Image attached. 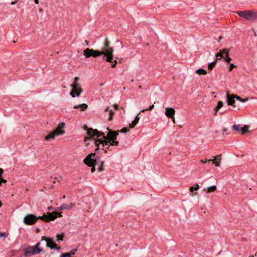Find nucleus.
<instances>
[{"mask_svg": "<svg viewBox=\"0 0 257 257\" xmlns=\"http://www.w3.org/2000/svg\"><path fill=\"white\" fill-rule=\"evenodd\" d=\"M53 209V207L52 206H49V207H48V209L49 210H52Z\"/></svg>", "mask_w": 257, "mask_h": 257, "instance_id": "864d4df0", "label": "nucleus"}, {"mask_svg": "<svg viewBox=\"0 0 257 257\" xmlns=\"http://www.w3.org/2000/svg\"><path fill=\"white\" fill-rule=\"evenodd\" d=\"M139 88L140 89H141V88H142V86H141V85H139Z\"/></svg>", "mask_w": 257, "mask_h": 257, "instance_id": "680f3d73", "label": "nucleus"}, {"mask_svg": "<svg viewBox=\"0 0 257 257\" xmlns=\"http://www.w3.org/2000/svg\"><path fill=\"white\" fill-rule=\"evenodd\" d=\"M199 186L198 184H196L194 186H191L189 188V190L191 192H193L194 191H197L199 189Z\"/></svg>", "mask_w": 257, "mask_h": 257, "instance_id": "473e14b6", "label": "nucleus"}, {"mask_svg": "<svg viewBox=\"0 0 257 257\" xmlns=\"http://www.w3.org/2000/svg\"><path fill=\"white\" fill-rule=\"evenodd\" d=\"M40 230H40V229L39 228H36V232H37V233H39V232L40 231Z\"/></svg>", "mask_w": 257, "mask_h": 257, "instance_id": "6e6d98bb", "label": "nucleus"}, {"mask_svg": "<svg viewBox=\"0 0 257 257\" xmlns=\"http://www.w3.org/2000/svg\"><path fill=\"white\" fill-rule=\"evenodd\" d=\"M4 173V170L0 168V186L2 185V183H6L7 181L2 178V175Z\"/></svg>", "mask_w": 257, "mask_h": 257, "instance_id": "b1692460", "label": "nucleus"}, {"mask_svg": "<svg viewBox=\"0 0 257 257\" xmlns=\"http://www.w3.org/2000/svg\"><path fill=\"white\" fill-rule=\"evenodd\" d=\"M217 61H214L212 62L211 63H210L208 64V68L209 70H211L213 69V68L215 67V65H216Z\"/></svg>", "mask_w": 257, "mask_h": 257, "instance_id": "c85d7f7f", "label": "nucleus"}, {"mask_svg": "<svg viewBox=\"0 0 257 257\" xmlns=\"http://www.w3.org/2000/svg\"><path fill=\"white\" fill-rule=\"evenodd\" d=\"M216 190V187L215 185L209 187L207 189V193L214 192Z\"/></svg>", "mask_w": 257, "mask_h": 257, "instance_id": "cd10ccee", "label": "nucleus"}, {"mask_svg": "<svg viewBox=\"0 0 257 257\" xmlns=\"http://www.w3.org/2000/svg\"><path fill=\"white\" fill-rule=\"evenodd\" d=\"M43 11V9H39V12H42Z\"/></svg>", "mask_w": 257, "mask_h": 257, "instance_id": "13d9d810", "label": "nucleus"}, {"mask_svg": "<svg viewBox=\"0 0 257 257\" xmlns=\"http://www.w3.org/2000/svg\"><path fill=\"white\" fill-rule=\"evenodd\" d=\"M240 128L241 127H240L239 125L237 124H233L232 126V130L236 132H240Z\"/></svg>", "mask_w": 257, "mask_h": 257, "instance_id": "2f4dec72", "label": "nucleus"}, {"mask_svg": "<svg viewBox=\"0 0 257 257\" xmlns=\"http://www.w3.org/2000/svg\"><path fill=\"white\" fill-rule=\"evenodd\" d=\"M72 89L70 93V95L72 97H75V96L77 97H79L81 93L83 91V89L82 88H72Z\"/></svg>", "mask_w": 257, "mask_h": 257, "instance_id": "ddd939ff", "label": "nucleus"}, {"mask_svg": "<svg viewBox=\"0 0 257 257\" xmlns=\"http://www.w3.org/2000/svg\"><path fill=\"white\" fill-rule=\"evenodd\" d=\"M223 58L224 61L228 63H229L230 61H231V59L229 56V53L225 55Z\"/></svg>", "mask_w": 257, "mask_h": 257, "instance_id": "72a5a7b5", "label": "nucleus"}, {"mask_svg": "<svg viewBox=\"0 0 257 257\" xmlns=\"http://www.w3.org/2000/svg\"><path fill=\"white\" fill-rule=\"evenodd\" d=\"M114 114V112L112 110H110L109 112V117L108 118V120H112L113 116Z\"/></svg>", "mask_w": 257, "mask_h": 257, "instance_id": "4c0bfd02", "label": "nucleus"}, {"mask_svg": "<svg viewBox=\"0 0 257 257\" xmlns=\"http://www.w3.org/2000/svg\"><path fill=\"white\" fill-rule=\"evenodd\" d=\"M38 219H41V220L46 222L47 216L45 214H44L42 216H40L37 217V220Z\"/></svg>", "mask_w": 257, "mask_h": 257, "instance_id": "e433bc0d", "label": "nucleus"}, {"mask_svg": "<svg viewBox=\"0 0 257 257\" xmlns=\"http://www.w3.org/2000/svg\"><path fill=\"white\" fill-rule=\"evenodd\" d=\"M77 250L78 247L73 248L70 252L62 253L60 257H71V255H74Z\"/></svg>", "mask_w": 257, "mask_h": 257, "instance_id": "dca6fc26", "label": "nucleus"}, {"mask_svg": "<svg viewBox=\"0 0 257 257\" xmlns=\"http://www.w3.org/2000/svg\"><path fill=\"white\" fill-rule=\"evenodd\" d=\"M105 111H108L109 112L110 111V109H109V106H107L105 109Z\"/></svg>", "mask_w": 257, "mask_h": 257, "instance_id": "3c124183", "label": "nucleus"}, {"mask_svg": "<svg viewBox=\"0 0 257 257\" xmlns=\"http://www.w3.org/2000/svg\"><path fill=\"white\" fill-rule=\"evenodd\" d=\"M6 236L5 232H0V238L5 237Z\"/></svg>", "mask_w": 257, "mask_h": 257, "instance_id": "de8ad7c7", "label": "nucleus"}, {"mask_svg": "<svg viewBox=\"0 0 257 257\" xmlns=\"http://www.w3.org/2000/svg\"><path fill=\"white\" fill-rule=\"evenodd\" d=\"M37 221V217L33 214H28L26 215L24 219V223L27 225H32L34 224Z\"/></svg>", "mask_w": 257, "mask_h": 257, "instance_id": "423d86ee", "label": "nucleus"}, {"mask_svg": "<svg viewBox=\"0 0 257 257\" xmlns=\"http://www.w3.org/2000/svg\"><path fill=\"white\" fill-rule=\"evenodd\" d=\"M223 105V102L222 101H219L217 103V106L214 108V110L215 111V115L217 114V112L218 110L221 108Z\"/></svg>", "mask_w": 257, "mask_h": 257, "instance_id": "4be33fe9", "label": "nucleus"}, {"mask_svg": "<svg viewBox=\"0 0 257 257\" xmlns=\"http://www.w3.org/2000/svg\"><path fill=\"white\" fill-rule=\"evenodd\" d=\"M140 113H141V112H140L138 114V115L135 117L134 120L132 122V123H129V126L131 128H134L136 125V124L138 123L139 119H140V117L139 116V115Z\"/></svg>", "mask_w": 257, "mask_h": 257, "instance_id": "f3484780", "label": "nucleus"}, {"mask_svg": "<svg viewBox=\"0 0 257 257\" xmlns=\"http://www.w3.org/2000/svg\"><path fill=\"white\" fill-rule=\"evenodd\" d=\"M129 131L130 129L126 127L122 128L120 131H117L118 133L120 132L121 133H126Z\"/></svg>", "mask_w": 257, "mask_h": 257, "instance_id": "a19ab883", "label": "nucleus"}, {"mask_svg": "<svg viewBox=\"0 0 257 257\" xmlns=\"http://www.w3.org/2000/svg\"><path fill=\"white\" fill-rule=\"evenodd\" d=\"M235 99L236 100L239 101L241 102H245L248 100V97H246L245 98H242L239 96L235 95Z\"/></svg>", "mask_w": 257, "mask_h": 257, "instance_id": "a878e982", "label": "nucleus"}, {"mask_svg": "<svg viewBox=\"0 0 257 257\" xmlns=\"http://www.w3.org/2000/svg\"><path fill=\"white\" fill-rule=\"evenodd\" d=\"M35 3L36 4H38L39 3V0H35Z\"/></svg>", "mask_w": 257, "mask_h": 257, "instance_id": "4d7b16f0", "label": "nucleus"}, {"mask_svg": "<svg viewBox=\"0 0 257 257\" xmlns=\"http://www.w3.org/2000/svg\"><path fill=\"white\" fill-rule=\"evenodd\" d=\"M63 198H65V195H64L63 197Z\"/></svg>", "mask_w": 257, "mask_h": 257, "instance_id": "69168bd1", "label": "nucleus"}, {"mask_svg": "<svg viewBox=\"0 0 257 257\" xmlns=\"http://www.w3.org/2000/svg\"><path fill=\"white\" fill-rule=\"evenodd\" d=\"M88 107V105L85 103H82L79 105H74L73 108L75 109H79L80 108L81 111L85 110Z\"/></svg>", "mask_w": 257, "mask_h": 257, "instance_id": "6ab92c4d", "label": "nucleus"}, {"mask_svg": "<svg viewBox=\"0 0 257 257\" xmlns=\"http://www.w3.org/2000/svg\"><path fill=\"white\" fill-rule=\"evenodd\" d=\"M32 246H29L28 247L24 249V253L21 255V256H30L32 255L38 254L37 252L34 251V249L31 248Z\"/></svg>", "mask_w": 257, "mask_h": 257, "instance_id": "1a4fd4ad", "label": "nucleus"}, {"mask_svg": "<svg viewBox=\"0 0 257 257\" xmlns=\"http://www.w3.org/2000/svg\"><path fill=\"white\" fill-rule=\"evenodd\" d=\"M117 62L116 60L111 62V67L114 68L117 64Z\"/></svg>", "mask_w": 257, "mask_h": 257, "instance_id": "a18cd8bd", "label": "nucleus"}, {"mask_svg": "<svg viewBox=\"0 0 257 257\" xmlns=\"http://www.w3.org/2000/svg\"><path fill=\"white\" fill-rule=\"evenodd\" d=\"M235 94H230L228 92L226 94L227 104L228 105H231L233 107H236L235 104Z\"/></svg>", "mask_w": 257, "mask_h": 257, "instance_id": "9d476101", "label": "nucleus"}, {"mask_svg": "<svg viewBox=\"0 0 257 257\" xmlns=\"http://www.w3.org/2000/svg\"><path fill=\"white\" fill-rule=\"evenodd\" d=\"M216 61L217 60H220L222 58H223V56L222 55V54L220 52H218L216 54Z\"/></svg>", "mask_w": 257, "mask_h": 257, "instance_id": "79ce46f5", "label": "nucleus"}, {"mask_svg": "<svg viewBox=\"0 0 257 257\" xmlns=\"http://www.w3.org/2000/svg\"><path fill=\"white\" fill-rule=\"evenodd\" d=\"M196 73L198 75H205L207 74V71L204 69L199 68L196 71Z\"/></svg>", "mask_w": 257, "mask_h": 257, "instance_id": "393cba45", "label": "nucleus"}, {"mask_svg": "<svg viewBox=\"0 0 257 257\" xmlns=\"http://www.w3.org/2000/svg\"><path fill=\"white\" fill-rule=\"evenodd\" d=\"M250 14L249 21H257V11H250Z\"/></svg>", "mask_w": 257, "mask_h": 257, "instance_id": "a211bd4d", "label": "nucleus"}, {"mask_svg": "<svg viewBox=\"0 0 257 257\" xmlns=\"http://www.w3.org/2000/svg\"><path fill=\"white\" fill-rule=\"evenodd\" d=\"M53 253H54L53 252H51V254H53Z\"/></svg>", "mask_w": 257, "mask_h": 257, "instance_id": "338daca9", "label": "nucleus"}, {"mask_svg": "<svg viewBox=\"0 0 257 257\" xmlns=\"http://www.w3.org/2000/svg\"><path fill=\"white\" fill-rule=\"evenodd\" d=\"M218 157H220V156H218L216 157L214 159L209 160V161H212V163L215 164V166L219 167L220 166V162H217L216 161Z\"/></svg>", "mask_w": 257, "mask_h": 257, "instance_id": "c756f323", "label": "nucleus"}, {"mask_svg": "<svg viewBox=\"0 0 257 257\" xmlns=\"http://www.w3.org/2000/svg\"><path fill=\"white\" fill-rule=\"evenodd\" d=\"M154 105L152 104V105L150 106L148 108L144 109L143 110H141L140 111V112H144L146 110H151L154 108Z\"/></svg>", "mask_w": 257, "mask_h": 257, "instance_id": "37998d69", "label": "nucleus"}, {"mask_svg": "<svg viewBox=\"0 0 257 257\" xmlns=\"http://www.w3.org/2000/svg\"><path fill=\"white\" fill-rule=\"evenodd\" d=\"M72 88H81L80 87V85L78 82H73L71 85Z\"/></svg>", "mask_w": 257, "mask_h": 257, "instance_id": "c9c22d12", "label": "nucleus"}, {"mask_svg": "<svg viewBox=\"0 0 257 257\" xmlns=\"http://www.w3.org/2000/svg\"><path fill=\"white\" fill-rule=\"evenodd\" d=\"M2 205V203L1 202V201H0V207H1Z\"/></svg>", "mask_w": 257, "mask_h": 257, "instance_id": "e2e57ef3", "label": "nucleus"}, {"mask_svg": "<svg viewBox=\"0 0 257 257\" xmlns=\"http://www.w3.org/2000/svg\"><path fill=\"white\" fill-rule=\"evenodd\" d=\"M91 167V171L92 173H93L95 171V165H93L92 166H90Z\"/></svg>", "mask_w": 257, "mask_h": 257, "instance_id": "49530a36", "label": "nucleus"}, {"mask_svg": "<svg viewBox=\"0 0 257 257\" xmlns=\"http://www.w3.org/2000/svg\"><path fill=\"white\" fill-rule=\"evenodd\" d=\"M113 106L115 110L118 109V105L117 104H114Z\"/></svg>", "mask_w": 257, "mask_h": 257, "instance_id": "09e8293b", "label": "nucleus"}, {"mask_svg": "<svg viewBox=\"0 0 257 257\" xmlns=\"http://www.w3.org/2000/svg\"><path fill=\"white\" fill-rule=\"evenodd\" d=\"M45 240L46 241V246L47 247L50 248L51 249H55L57 250L58 251H59L61 249V247L57 245V244L54 241L52 238L43 236L42 237V240Z\"/></svg>", "mask_w": 257, "mask_h": 257, "instance_id": "39448f33", "label": "nucleus"}, {"mask_svg": "<svg viewBox=\"0 0 257 257\" xmlns=\"http://www.w3.org/2000/svg\"><path fill=\"white\" fill-rule=\"evenodd\" d=\"M229 50L227 49H223L222 50H220L219 52L222 54L223 56H225L227 54L229 53Z\"/></svg>", "mask_w": 257, "mask_h": 257, "instance_id": "ea45409f", "label": "nucleus"}, {"mask_svg": "<svg viewBox=\"0 0 257 257\" xmlns=\"http://www.w3.org/2000/svg\"><path fill=\"white\" fill-rule=\"evenodd\" d=\"M99 151H96L95 153H91L88 155L83 160V163L88 166H92L98 164L100 162V158L99 156L96 155V153H98Z\"/></svg>", "mask_w": 257, "mask_h": 257, "instance_id": "7ed1b4c3", "label": "nucleus"}, {"mask_svg": "<svg viewBox=\"0 0 257 257\" xmlns=\"http://www.w3.org/2000/svg\"><path fill=\"white\" fill-rule=\"evenodd\" d=\"M104 163V161H100V162L99 163V164H100V166L98 168V171L102 172L104 170V168L103 167V165Z\"/></svg>", "mask_w": 257, "mask_h": 257, "instance_id": "f704fd0d", "label": "nucleus"}, {"mask_svg": "<svg viewBox=\"0 0 257 257\" xmlns=\"http://www.w3.org/2000/svg\"><path fill=\"white\" fill-rule=\"evenodd\" d=\"M112 51L111 52H107V53H104V54H103L104 56L103 57V59L105 60L107 62H112V60L113 58V55Z\"/></svg>", "mask_w": 257, "mask_h": 257, "instance_id": "4468645a", "label": "nucleus"}, {"mask_svg": "<svg viewBox=\"0 0 257 257\" xmlns=\"http://www.w3.org/2000/svg\"><path fill=\"white\" fill-rule=\"evenodd\" d=\"M235 67H236V65H234V64H230L229 67V71H232V69Z\"/></svg>", "mask_w": 257, "mask_h": 257, "instance_id": "c03bdc74", "label": "nucleus"}, {"mask_svg": "<svg viewBox=\"0 0 257 257\" xmlns=\"http://www.w3.org/2000/svg\"><path fill=\"white\" fill-rule=\"evenodd\" d=\"M84 129L87 131L86 134L88 136L85 137V142L92 140V138L95 137L99 138L101 136H103V133L98 131L97 129H93L92 127L89 128L86 124L84 125Z\"/></svg>", "mask_w": 257, "mask_h": 257, "instance_id": "f03ea898", "label": "nucleus"}, {"mask_svg": "<svg viewBox=\"0 0 257 257\" xmlns=\"http://www.w3.org/2000/svg\"><path fill=\"white\" fill-rule=\"evenodd\" d=\"M236 13L240 17L245 19L247 21H249V16H250V11H237Z\"/></svg>", "mask_w": 257, "mask_h": 257, "instance_id": "9b49d317", "label": "nucleus"}, {"mask_svg": "<svg viewBox=\"0 0 257 257\" xmlns=\"http://www.w3.org/2000/svg\"><path fill=\"white\" fill-rule=\"evenodd\" d=\"M103 52L98 50H93V49L86 48L83 51V55L85 58H88L91 57L96 58L103 55Z\"/></svg>", "mask_w": 257, "mask_h": 257, "instance_id": "20e7f679", "label": "nucleus"}, {"mask_svg": "<svg viewBox=\"0 0 257 257\" xmlns=\"http://www.w3.org/2000/svg\"><path fill=\"white\" fill-rule=\"evenodd\" d=\"M47 220L46 222H49L50 221H53L57 217L62 216L61 212L59 213L57 211H53L52 212H48L46 215Z\"/></svg>", "mask_w": 257, "mask_h": 257, "instance_id": "0eeeda50", "label": "nucleus"}, {"mask_svg": "<svg viewBox=\"0 0 257 257\" xmlns=\"http://www.w3.org/2000/svg\"><path fill=\"white\" fill-rule=\"evenodd\" d=\"M207 161L206 160L205 161H203V160H201V162L203 163H204L205 162H206Z\"/></svg>", "mask_w": 257, "mask_h": 257, "instance_id": "bf43d9fd", "label": "nucleus"}, {"mask_svg": "<svg viewBox=\"0 0 257 257\" xmlns=\"http://www.w3.org/2000/svg\"><path fill=\"white\" fill-rule=\"evenodd\" d=\"M79 80V78L78 77L76 76L74 77V82H78Z\"/></svg>", "mask_w": 257, "mask_h": 257, "instance_id": "8fccbe9b", "label": "nucleus"}, {"mask_svg": "<svg viewBox=\"0 0 257 257\" xmlns=\"http://www.w3.org/2000/svg\"><path fill=\"white\" fill-rule=\"evenodd\" d=\"M64 237V233H62L61 234H58L57 235V241H63Z\"/></svg>", "mask_w": 257, "mask_h": 257, "instance_id": "7c9ffc66", "label": "nucleus"}, {"mask_svg": "<svg viewBox=\"0 0 257 257\" xmlns=\"http://www.w3.org/2000/svg\"><path fill=\"white\" fill-rule=\"evenodd\" d=\"M248 128V127L246 125H245L244 127L240 128V132H241L242 135H244L249 132Z\"/></svg>", "mask_w": 257, "mask_h": 257, "instance_id": "bb28decb", "label": "nucleus"}, {"mask_svg": "<svg viewBox=\"0 0 257 257\" xmlns=\"http://www.w3.org/2000/svg\"><path fill=\"white\" fill-rule=\"evenodd\" d=\"M165 114L169 118H173L174 120L175 109L172 107H167L165 109Z\"/></svg>", "mask_w": 257, "mask_h": 257, "instance_id": "f8f14e48", "label": "nucleus"}, {"mask_svg": "<svg viewBox=\"0 0 257 257\" xmlns=\"http://www.w3.org/2000/svg\"><path fill=\"white\" fill-rule=\"evenodd\" d=\"M17 3V1H15L14 2H12L11 3V5H14L16 4Z\"/></svg>", "mask_w": 257, "mask_h": 257, "instance_id": "603ef678", "label": "nucleus"}, {"mask_svg": "<svg viewBox=\"0 0 257 257\" xmlns=\"http://www.w3.org/2000/svg\"><path fill=\"white\" fill-rule=\"evenodd\" d=\"M110 145H108V147L107 148V149H108L110 147V145L113 146L115 145L117 146L119 145V142L116 141V140H115V141H111L110 143H109Z\"/></svg>", "mask_w": 257, "mask_h": 257, "instance_id": "58836bf2", "label": "nucleus"}, {"mask_svg": "<svg viewBox=\"0 0 257 257\" xmlns=\"http://www.w3.org/2000/svg\"><path fill=\"white\" fill-rule=\"evenodd\" d=\"M61 126H60V124H59L58 126L53 131L54 133L57 136L63 135L65 133V131L62 130V127L64 126L65 123L63 122L61 123Z\"/></svg>", "mask_w": 257, "mask_h": 257, "instance_id": "2eb2a0df", "label": "nucleus"}, {"mask_svg": "<svg viewBox=\"0 0 257 257\" xmlns=\"http://www.w3.org/2000/svg\"><path fill=\"white\" fill-rule=\"evenodd\" d=\"M107 130H108V132L107 133V136H105L104 134L103 133V136H102L100 137L103 139V140L97 138L94 141V143L95 145L96 146V152H97V151H99L100 145L101 144L102 145L103 147H104L105 146L108 145L109 143H110L111 141H115V140H116L117 136L118 135V132L110 130L109 127H107Z\"/></svg>", "mask_w": 257, "mask_h": 257, "instance_id": "f257e3e1", "label": "nucleus"}, {"mask_svg": "<svg viewBox=\"0 0 257 257\" xmlns=\"http://www.w3.org/2000/svg\"><path fill=\"white\" fill-rule=\"evenodd\" d=\"M227 131V129L226 128H224L223 130H222V131L223 132V134L226 132V131Z\"/></svg>", "mask_w": 257, "mask_h": 257, "instance_id": "5fc2aeb1", "label": "nucleus"}, {"mask_svg": "<svg viewBox=\"0 0 257 257\" xmlns=\"http://www.w3.org/2000/svg\"><path fill=\"white\" fill-rule=\"evenodd\" d=\"M57 136L56 134L54 133L53 131L51 132L49 135L45 136V139L46 141H49L50 140H53L55 139V137Z\"/></svg>", "mask_w": 257, "mask_h": 257, "instance_id": "412c9836", "label": "nucleus"}, {"mask_svg": "<svg viewBox=\"0 0 257 257\" xmlns=\"http://www.w3.org/2000/svg\"><path fill=\"white\" fill-rule=\"evenodd\" d=\"M41 244V243L40 242L37 243L34 246H32L31 248H33L34 249L35 252H37L38 253H39L41 252L43 249L42 248H40V245Z\"/></svg>", "mask_w": 257, "mask_h": 257, "instance_id": "aec40b11", "label": "nucleus"}, {"mask_svg": "<svg viewBox=\"0 0 257 257\" xmlns=\"http://www.w3.org/2000/svg\"><path fill=\"white\" fill-rule=\"evenodd\" d=\"M53 183H55L56 181H53Z\"/></svg>", "mask_w": 257, "mask_h": 257, "instance_id": "0e129e2a", "label": "nucleus"}, {"mask_svg": "<svg viewBox=\"0 0 257 257\" xmlns=\"http://www.w3.org/2000/svg\"><path fill=\"white\" fill-rule=\"evenodd\" d=\"M53 187H54V186H53V185H52V186L50 187V189H52V188H53Z\"/></svg>", "mask_w": 257, "mask_h": 257, "instance_id": "052dcab7", "label": "nucleus"}, {"mask_svg": "<svg viewBox=\"0 0 257 257\" xmlns=\"http://www.w3.org/2000/svg\"><path fill=\"white\" fill-rule=\"evenodd\" d=\"M72 206V204H71V205H68L65 204H63L61 205V206L59 208H58V210H64V209H69L71 208Z\"/></svg>", "mask_w": 257, "mask_h": 257, "instance_id": "5701e85b", "label": "nucleus"}, {"mask_svg": "<svg viewBox=\"0 0 257 257\" xmlns=\"http://www.w3.org/2000/svg\"><path fill=\"white\" fill-rule=\"evenodd\" d=\"M111 51H112V52H113L114 49L113 47L110 46V43L108 40V39L106 38L104 40V45L101 52H103V54H104V53H107V52H111Z\"/></svg>", "mask_w": 257, "mask_h": 257, "instance_id": "6e6552de", "label": "nucleus"}]
</instances>
